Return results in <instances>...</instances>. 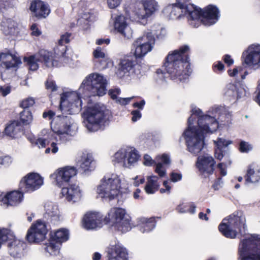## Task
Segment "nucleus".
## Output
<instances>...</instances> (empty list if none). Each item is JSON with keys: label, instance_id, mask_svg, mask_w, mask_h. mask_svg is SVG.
<instances>
[{"label": "nucleus", "instance_id": "f257e3e1", "mask_svg": "<svg viewBox=\"0 0 260 260\" xmlns=\"http://www.w3.org/2000/svg\"><path fill=\"white\" fill-rule=\"evenodd\" d=\"M165 11L170 12V17L173 19L179 17L180 13L184 12L188 14L190 24L194 27H197L200 22L205 25H212L217 22L219 18L218 9L212 5L201 10L191 4L185 5L179 3L167 6Z\"/></svg>", "mask_w": 260, "mask_h": 260}, {"label": "nucleus", "instance_id": "f03ea898", "mask_svg": "<svg viewBox=\"0 0 260 260\" xmlns=\"http://www.w3.org/2000/svg\"><path fill=\"white\" fill-rule=\"evenodd\" d=\"M188 50V46L184 45L167 56L164 67L172 78H178L182 81L191 73L188 57L186 54Z\"/></svg>", "mask_w": 260, "mask_h": 260}, {"label": "nucleus", "instance_id": "7ed1b4c3", "mask_svg": "<svg viewBox=\"0 0 260 260\" xmlns=\"http://www.w3.org/2000/svg\"><path fill=\"white\" fill-rule=\"evenodd\" d=\"M85 126L90 132L103 129L112 118L110 111L104 106L95 104L89 107L85 113Z\"/></svg>", "mask_w": 260, "mask_h": 260}, {"label": "nucleus", "instance_id": "20e7f679", "mask_svg": "<svg viewBox=\"0 0 260 260\" xmlns=\"http://www.w3.org/2000/svg\"><path fill=\"white\" fill-rule=\"evenodd\" d=\"M126 187H121V180L117 174H108L101 181V184L97 188L99 196L106 200L115 199Z\"/></svg>", "mask_w": 260, "mask_h": 260}, {"label": "nucleus", "instance_id": "39448f33", "mask_svg": "<svg viewBox=\"0 0 260 260\" xmlns=\"http://www.w3.org/2000/svg\"><path fill=\"white\" fill-rule=\"evenodd\" d=\"M107 81L102 75L92 73L83 81L79 88V94L85 96H103L106 93Z\"/></svg>", "mask_w": 260, "mask_h": 260}, {"label": "nucleus", "instance_id": "423d86ee", "mask_svg": "<svg viewBox=\"0 0 260 260\" xmlns=\"http://www.w3.org/2000/svg\"><path fill=\"white\" fill-rule=\"evenodd\" d=\"M245 221V218L242 212H236L222 220L219 225V230L225 237L235 238L238 233L237 230L240 233L244 231Z\"/></svg>", "mask_w": 260, "mask_h": 260}, {"label": "nucleus", "instance_id": "0eeeda50", "mask_svg": "<svg viewBox=\"0 0 260 260\" xmlns=\"http://www.w3.org/2000/svg\"><path fill=\"white\" fill-rule=\"evenodd\" d=\"M240 260H260V235H253L239 244Z\"/></svg>", "mask_w": 260, "mask_h": 260}, {"label": "nucleus", "instance_id": "6e6552de", "mask_svg": "<svg viewBox=\"0 0 260 260\" xmlns=\"http://www.w3.org/2000/svg\"><path fill=\"white\" fill-rule=\"evenodd\" d=\"M191 117L188 119V127L183 133L187 150L192 155H197L204 145V135L199 133L196 127L191 126Z\"/></svg>", "mask_w": 260, "mask_h": 260}, {"label": "nucleus", "instance_id": "1a4fd4ad", "mask_svg": "<svg viewBox=\"0 0 260 260\" xmlns=\"http://www.w3.org/2000/svg\"><path fill=\"white\" fill-rule=\"evenodd\" d=\"M192 117L191 123L192 124L193 120V115H196L198 117V126L196 127L200 133L204 135L208 133H212L215 132L218 127V123L213 117L208 115H202V111L196 107L192 108Z\"/></svg>", "mask_w": 260, "mask_h": 260}, {"label": "nucleus", "instance_id": "9d476101", "mask_svg": "<svg viewBox=\"0 0 260 260\" xmlns=\"http://www.w3.org/2000/svg\"><path fill=\"white\" fill-rule=\"evenodd\" d=\"M107 219L108 220L106 222L111 220L113 223L114 228L122 233L126 232L131 229L129 217L122 208L111 209L108 214V217H106L105 220Z\"/></svg>", "mask_w": 260, "mask_h": 260}, {"label": "nucleus", "instance_id": "9b49d317", "mask_svg": "<svg viewBox=\"0 0 260 260\" xmlns=\"http://www.w3.org/2000/svg\"><path fill=\"white\" fill-rule=\"evenodd\" d=\"M155 41L154 37L151 32L144 33L135 40L133 46L135 49L134 54L136 58H142L151 51L155 44Z\"/></svg>", "mask_w": 260, "mask_h": 260}, {"label": "nucleus", "instance_id": "f8f14e48", "mask_svg": "<svg viewBox=\"0 0 260 260\" xmlns=\"http://www.w3.org/2000/svg\"><path fill=\"white\" fill-rule=\"evenodd\" d=\"M53 122L59 123L58 129L55 133L61 141H66L68 140L69 136L75 134L77 126L73 122L71 117L57 116L56 117L53 118Z\"/></svg>", "mask_w": 260, "mask_h": 260}, {"label": "nucleus", "instance_id": "ddd939ff", "mask_svg": "<svg viewBox=\"0 0 260 260\" xmlns=\"http://www.w3.org/2000/svg\"><path fill=\"white\" fill-rule=\"evenodd\" d=\"M81 96L76 92L63 93L60 98V108L63 110L66 107L70 114L79 112L81 109L82 101Z\"/></svg>", "mask_w": 260, "mask_h": 260}, {"label": "nucleus", "instance_id": "4468645a", "mask_svg": "<svg viewBox=\"0 0 260 260\" xmlns=\"http://www.w3.org/2000/svg\"><path fill=\"white\" fill-rule=\"evenodd\" d=\"M115 161L121 163L125 167L129 168L138 161L140 155L134 147H127L121 148L115 154Z\"/></svg>", "mask_w": 260, "mask_h": 260}, {"label": "nucleus", "instance_id": "2eb2a0df", "mask_svg": "<svg viewBox=\"0 0 260 260\" xmlns=\"http://www.w3.org/2000/svg\"><path fill=\"white\" fill-rule=\"evenodd\" d=\"M43 184V178L38 173H30L21 180L19 189L21 191H33L39 189Z\"/></svg>", "mask_w": 260, "mask_h": 260}, {"label": "nucleus", "instance_id": "dca6fc26", "mask_svg": "<svg viewBox=\"0 0 260 260\" xmlns=\"http://www.w3.org/2000/svg\"><path fill=\"white\" fill-rule=\"evenodd\" d=\"M47 233L45 223L38 220L28 229L26 238L29 243H38L45 239Z\"/></svg>", "mask_w": 260, "mask_h": 260}, {"label": "nucleus", "instance_id": "f3484780", "mask_svg": "<svg viewBox=\"0 0 260 260\" xmlns=\"http://www.w3.org/2000/svg\"><path fill=\"white\" fill-rule=\"evenodd\" d=\"M115 30L127 40L133 38V31L127 22L126 18L123 15L112 16Z\"/></svg>", "mask_w": 260, "mask_h": 260}, {"label": "nucleus", "instance_id": "a211bd4d", "mask_svg": "<svg viewBox=\"0 0 260 260\" xmlns=\"http://www.w3.org/2000/svg\"><path fill=\"white\" fill-rule=\"evenodd\" d=\"M21 63V59L18 55L9 52L0 53V72L11 69L16 71Z\"/></svg>", "mask_w": 260, "mask_h": 260}, {"label": "nucleus", "instance_id": "6ab92c4d", "mask_svg": "<svg viewBox=\"0 0 260 260\" xmlns=\"http://www.w3.org/2000/svg\"><path fill=\"white\" fill-rule=\"evenodd\" d=\"M244 62L248 66H260V45H251L243 52Z\"/></svg>", "mask_w": 260, "mask_h": 260}, {"label": "nucleus", "instance_id": "aec40b11", "mask_svg": "<svg viewBox=\"0 0 260 260\" xmlns=\"http://www.w3.org/2000/svg\"><path fill=\"white\" fill-rule=\"evenodd\" d=\"M144 164L146 166H151L153 163L156 164V167L155 172L160 177H163L166 174L165 170L162 167V162L164 165H168L170 163V159L169 156L166 154H162L161 156H158L155 160H153L151 157L148 155H145L144 156Z\"/></svg>", "mask_w": 260, "mask_h": 260}, {"label": "nucleus", "instance_id": "412c9836", "mask_svg": "<svg viewBox=\"0 0 260 260\" xmlns=\"http://www.w3.org/2000/svg\"><path fill=\"white\" fill-rule=\"evenodd\" d=\"M103 219L99 213H87L82 220V224L86 230H94L101 228L103 226Z\"/></svg>", "mask_w": 260, "mask_h": 260}, {"label": "nucleus", "instance_id": "4be33fe9", "mask_svg": "<svg viewBox=\"0 0 260 260\" xmlns=\"http://www.w3.org/2000/svg\"><path fill=\"white\" fill-rule=\"evenodd\" d=\"M215 164L213 158L206 154L198 157L196 166L201 174L209 175L213 173Z\"/></svg>", "mask_w": 260, "mask_h": 260}, {"label": "nucleus", "instance_id": "5701e85b", "mask_svg": "<svg viewBox=\"0 0 260 260\" xmlns=\"http://www.w3.org/2000/svg\"><path fill=\"white\" fill-rule=\"evenodd\" d=\"M76 174L77 170L74 167H66L57 170L52 176H55L57 185L61 187L64 183H68Z\"/></svg>", "mask_w": 260, "mask_h": 260}, {"label": "nucleus", "instance_id": "b1692460", "mask_svg": "<svg viewBox=\"0 0 260 260\" xmlns=\"http://www.w3.org/2000/svg\"><path fill=\"white\" fill-rule=\"evenodd\" d=\"M61 194L68 201L77 202L82 197V190L79 186L75 184H69L68 187H63Z\"/></svg>", "mask_w": 260, "mask_h": 260}, {"label": "nucleus", "instance_id": "393cba45", "mask_svg": "<svg viewBox=\"0 0 260 260\" xmlns=\"http://www.w3.org/2000/svg\"><path fill=\"white\" fill-rule=\"evenodd\" d=\"M30 10L34 15L39 18H46L50 13L48 6L41 1L32 2Z\"/></svg>", "mask_w": 260, "mask_h": 260}, {"label": "nucleus", "instance_id": "a878e982", "mask_svg": "<svg viewBox=\"0 0 260 260\" xmlns=\"http://www.w3.org/2000/svg\"><path fill=\"white\" fill-rule=\"evenodd\" d=\"M126 249L120 245L112 246L108 250V260H127Z\"/></svg>", "mask_w": 260, "mask_h": 260}, {"label": "nucleus", "instance_id": "bb28decb", "mask_svg": "<svg viewBox=\"0 0 260 260\" xmlns=\"http://www.w3.org/2000/svg\"><path fill=\"white\" fill-rule=\"evenodd\" d=\"M12 240L13 241L8 245L10 254L15 258H21L23 255L25 244L18 240L12 239Z\"/></svg>", "mask_w": 260, "mask_h": 260}, {"label": "nucleus", "instance_id": "cd10ccee", "mask_svg": "<svg viewBox=\"0 0 260 260\" xmlns=\"http://www.w3.org/2000/svg\"><path fill=\"white\" fill-rule=\"evenodd\" d=\"M77 165L84 172L91 171L95 167L93 158L90 154H83L78 160Z\"/></svg>", "mask_w": 260, "mask_h": 260}, {"label": "nucleus", "instance_id": "c85d7f7f", "mask_svg": "<svg viewBox=\"0 0 260 260\" xmlns=\"http://www.w3.org/2000/svg\"><path fill=\"white\" fill-rule=\"evenodd\" d=\"M24 191H13L8 193L2 199V202L10 206H16L20 203L23 198V192Z\"/></svg>", "mask_w": 260, "mask_h": 260}, {"label": "nucleus", "instance_id": "c756f323", "mask_svg": "<svg viewBox=\"0 0 260 260\" xmlns=\"http://www.w3.org/2000/svg\"><path fill=\"white\" fill-rule=\"evenodd\" d=\"M16 22L10 18H4L1 24L0 29L6 35H12L15 32Z\"/></svg>", "mask_w": 260, "mask_h": 260}, {"label": "nucleus", "instance_id": "7c9ffc66", "mask_svg": "<svg viewBox=\"0 0 260 260\" xmlns=\"http://www.w3.org/2000/svg\"><path fill=\"white\" fill-rule=\"evenodd\" d=\"M134 63L129 59H122L119 64L118 69L116 72L117 75L121 78L128 75L130 71L133 69Z\"/></svg>", "mask_w": 260, "mask_h": 260}, {"label": "nucleus", "instance_id": "2f4dec72", "mask_svg": "<svg viewBox=\"0 0 260 260\" xmlns=\"http://www.w3.org/2000/svg\"><path fill=\"white\" fill-rule=\"evenodd\" d=\"M45 214L50 218H54V220H58L59 217V212L58 206L52 202L48 201L44 205Z\"/></svg>", "mask_w": 260, "mask_h": 260}, {"label": "nucleus", "instance_id": "473e14b6", "mask_svg": "<svg viewBox=\"0 0 260 260\" xmlns=\"http://www.w3.org/2000/svg\"><path fill=\"white\" fill-rule=\"evenodd\" d=\"M158 178L155 176L147 177V181L145 187V191L148 194H153L159 188V184L158 182Z\"/></svg>", "mask_w": 260, "mask_h": 260}, {"label": "nucleus", "instance_id": "72a5a7b5", "mask_svg": "<svg viewBox=\"0 0 260 260\" xmlns=\"http://www.w3.org/2000/svg\"><path fill=\"white\" fill-rule=\"evenodd\" d=\"M214 143L217 147L215 151L214 156L216 159L220 160L223 157L222 149L228 146L231 143V142L223 138H218L217 141H214Z\"/></svg>", "mask_w": 260, "mask_h": 260}, {"label": "nucleus", "instance_id": "f704fd0d", "mask_svg": "<svg viewBox=\"0 0 260 260\" xmlns=\"http://www.w3.org/2000/svg\"><path fill=\"white\" fill-rule=\"evenodd\" d=\"M40 52L41 60L44 61L46 67L51 68L58 66L57 61L53 58L51 52L46 50H41Z\"/></svg>", "mask_w": 260, "mask_h": 260}, {"label": "nucleus", "instance_id": "c9c22d12", "mask_svg": "<svg viewBox=\"0 0 260 260\" xmlns=\"http://www.w3.org/2000/svg\"><path fill=\"white\" fill-rule=\"evenodd\" d=\"M24 60L27 63L29 70L36 71L39 68V62H41L40 52L28 57H24Z\"/></svg>", "mask_w": 260, "mask_h": 260}, {"label": "nucleus", "instance_id": "e433bc0d", "mask_svg": "<svg viewBox=\"0 0 260 260\" xmlns=\"http://www.w3.org/2000/svg\"><path fill=\"white\" fill-rule=\"evenodd\" d=\"M69 234L68 230L61 229L56 231L53 235L51 236V239L56 243H61L67 241L69 239Z\"/></svg>", "mask_w": 260, "mask_h": 260}, {"label": "nucleus", "instance_id": "4c0bfd02", "mask_svg": "<svg viewBox=\"0 0 260 260\" xmlns=\"http://www.w3.org/2000/svg\"><path fill=\"white\" fill-rule=\"evenodd\" d=\"M245 179L247 182L251 183L258 181L260 179V169L254 170L252 166H250L247 170Z\"/></svg>", "mask_w": 260, "mask_h": 260}, {"label": "nucleus", "instance_id": "58836bf2", "mask_svg": "<svg viewBox=\"0 0 260 260\" xmlns=\"http://www.w3.org/2000/svg\"><path fill=\"white\" fill-rule=\"evenodd\" d=\"M20 129L19 122L17 121H14L9 124L5 129V133L6 135L15 138L16 134Z\"/></svg>", "mask_w": 260, "mask_h": 260}, {"label": "nucleus", "instance_id": "ea45409f", "mask_svg": "<svg viewBox=\"0 0 260 260\" xmlns=\"http://www.w3.org/2000/svg\"><path fill=\"white\" fill-rule=\"evenodd\" d=\"M142 3L147 13L151 16L158 9L157 3L155 0H137Z\"/></svg>", "mask_w": 260, "mask_h": 260}, {"label": "nucleus", "instance_id": "a19ab883", "mask_svg": "<svg viewBox=\"0 0 260 260\" xmlns=\"http://www.w3.org/2000/svg\"><path fill=\"white\" fill-rule=\"evenodd\" d=\"M140 221L143 224L140 229V231L142 233L151 231L155 225L154 218L153 217L150 218L142 217L140 219Z\"/></svg>", "mask_w": 260, "mask_h": 260}, {"label": "nucleus", "instance_id": "79ce46f5", "mask_svg": "<svg viewBox=\"0 0 260 260\" xmlns=\"http://www.w3.org/2000/svg\"><path fill=\"white\" fill-rule=\"evenodd\" d=\"M60 244L56 243L52 239H50L48 244L44 247L45 250L51 255H57L59 252Z\"/></svg>", "mask_w": 260, "mask_h": 260}, {"label": "nucleus", "instance_id": "37998d69", "mask_svg": "<svg viewBox=\"0 0 260 260\" xmlns=\"http://www.w3.org/2000/svg\"><path fill=\"white\" fill-rule=\"evenodd\" d=\"M95 15L92 10H88L82 14L81 17L78 20V23L87 25L89 22L94 21Z\"/></svg>", "mask_w": 260, "mask_h": 260}, {"label": "nucleus", "instance_id": "c03bdc74", "mask_svg": "<svg viewBox=\"0 0 260 260\" xmlns=\"http://www.w3.org/2000/svg\"><path fill=\"white\" fill-rule=\"evenodd\" d=\"M54 53L58 57L61 58V60L64 61L65 63H68L69 58H66L65 54L66 52V46L65 45H59L54 48Z\"/></svg>", "mask_w": 260, "mask_h": 260}, {"label": "nucleus", "instance_id": "a18cd8bd", "mask_svg": "<svg viewBox=\"0 0 260 260\" xmlns=\"http://www.w3.org/2000/svg\"><path fill=\"white\" fill-rule=\"evenodd\" d=\"M20 118L24 125L29 124L33 120L31 113L27 110H24L20 113Z\"/></svg>", "mask_w": 260, "mask_h": 260}, {"label": "nucleus", "instance_id": "49530a36", "mask_svg": "<svg viewBox=\"0 0 260 260\" xmlns=\"http://www.w3.org/2000/svg\"><path fill=\"white\" fill-rule=\"evenodd\" d=\"M135 14L139 19H146L150 16L143 6L141 8L136 9Z\"/></svg>", "mask_w": 260, "mask_h": 260}, {"label": "nucleus", "instance_id": "de8ad7c7", "mask_svg": "<svg viewBox=\"0 0 260 260\" xmlns=\"http://www.w3.org/2000/svg\"><path fill=\"white\" fill-rule=\"evenodd\" d=\"M35 103V100L34 98H27L22 101L20 104V106L24 109H26L32 106Z\"/></svg>", "mask_w": 260, "mask_h": 260}, {"label": "nucleus", "instance_id": "09e8293b", "mask_svg": "<svg viewBox=\"0 0 260 260\" xmlns=\"http://www.w3.org/2000/svg\"><path fill=\"white\" fill-rule=\"evenodd\" d=\"M123 0H106L107 7L110 9H115L121 4Z\"/></svg>", "mask_w": 260, "mask_h": 260}, {"label": "nucleus", "instance_id": "8fccbe9b", "mask_svg": "<svg viewBox=\"0 0 260 260\" xmlns=\"http://www.w3.org/2000/svg\"><path fill=\"white\" fill-rule=\"evenodd\" d=\"M236 86L234 84H229L225 92V94L229 97H236Z\"/></svg>", "mask_w": 260, "mask_h": 260}, {"label": "nucleus", "instance_id": "3c124183", "mask_svg": "<svg viewBox=\"0 0 260 260\" xmlns=\"http://www.w3.org/2000/svg\"><path fill=\"white\" fill-rule=\"evenodd\" d=\"M71 34L68 32L61 36L60 39L58 40L59 45H65L70 41Z\"/></svg>", "mask_w": 260, "mask_h": 260}, {"label": "nucleus", "instance_id": "603ef678", "mask_svg": "<svg viewBox=\"0 0 260 260\" xmlns=\"http://www.w3.org/2000/svg\"><path fill=\"white\" fill-rule=\"evenodd\" d=\"M45 85L46 89L51 91H56L57 88L55 82L51 79H48L46 82Z\"/></svg>", "mask_w": 260, "mask_h": 260}, {"label": "nucleus", "instance_id": "864d4df0", "mask_svg": "<svg viewBox=\"0 0 260 260\" xmlns=\"http://www.w3.org/2000/svg\"><path fill=\"white\" fill-rule=\"evenodd\" d=\"M93 56L96 58H105L106 54L104 52L102 51L101 48L98 47L94 51H93Z\"/></svg>", "mask_w": 260, "mask_h": 260}, {"label": "nucleus", "instance_id": "5fc2aeb1", "mask_svg": "<svg viewBox=\"0 0 260 260\" xmlns=\"http://www.w3.org/2000/svg\"><path fill=\"white\" fill-rule=\"evenodd\" d=\"M251 149V145L245 142H241L240 144V150L242 152H247Z\"/></svg>", "mask_w": 260, "mask_h": 260}, {"label": "nucleus", "instance_id": "6e6d98bb", "mask_svg": "<svg viewBox=\"0 0 260 260\" xmlns=\"http://www.w3.org/2000/svg\"><path fill=\"white\" fill-rule=\"evenodd\" d=\"M120 93V90L118 88L111 89L109 91V94L110 97L113 100H117V95Z\"/></svg>", "mask_w": 260, "mask_h": 260}, {"label": "nucleus", "instance_id": "4d7b16f0", "mask_svg": "<svg viewBox=\"0 0 260 260\" xmlns=\"http://www.w3.org/2000/svg\"><path fill=\"white\" fill-rule=\"evenodd\" d=\"M11 87L10 86L5 85L0 87V92L3 96H5L10 93Z\"/></svg>", "mask_w": 260, "mask_h": 260}, {"label": "nucleus", "instance_id": "13d9d810", "mask_svg": "<svg viewBox=\"0 0 260 260\" xmlns=\"http://www.w3.org/2000/svg\"><path fill=\"white\" fill-rule=\"evenodd\" d=\"M35 144L39 148H44L48 144V141L46 139L40 138L36 140Z\"/></svg>", "mask_w": 260, "mask_h": 260}, {"label": "nucleus", "instance_id": "bf43d9fd", "mask_svg": "<svg viewBox=\"0 0 260 260\" xmlns=\"http://www.w3.org/2000/svg\"><path fill=\"white\" fill-rule=\"evenodd\" d=\"M246 95L245 90L242 87L237 88L236 87V97L237 99L243 98Z\"/></svg>", "mask_w": 260, "mask_h": 260}, {"label": "nucleus", "instance_id": "052dcab7", "mask_svg": "<svg viewBox=\"0 0 260 260\" xmlns=\"http://www.w3.org/2000/svg\"><path fill=\"white\" fill-rule=\"evenodd\" d=\"M11 158L9 156L0 157V165H8L11 162Z\"/></svg>", "mask_w": 260, "mask_h": 260}, {"label": "nucleus", "instance_id": "680f3d73", "mask_svg": "<svg viewBox=\"0 0 260 260\" xmlns=\"http://www.w3.org/2000/svg\"><path fill=\"white\" fill-rule=\"evenodd\" d=\"M133 98L134 96L126 98H118L116 101L121 105H125L128 104Z\"/></svg>", "mask_w": 260, "mask_h": 260}, {"label": "nucleus", "instance_id": "e2e57ef3", "mask_svg": "<svg viewBox=\"0 0 260 260\" xmlns=\"http://www.w3.org/2000/svg\"><path fill=\"white\" fill-rule=\"evenodd\" d=\"M217 167L220 170V174L223 176H225L226 175V171L225 170L226 164L224 162L219 163Z\"/></svg>", "mask_w": 260, "mask_h": 260}, {"label": "nucleus", "instance_id": "0e129e2a", "mask_svg": "<svg viewBox=\"0 0 260 260\" xmlns=\"http://www.w3.org/2000/svg\"><path fill=\"white\" fill-rule=\"evenodd\" d=\"M133 115L132 120L133 121L135 122L141 117V113L138 110H134L132 112Z\"/></svg>", "mask_w": 260, "mask_h": 260}, {"label": "nucleus", "instance_id": "69168bd1", "mask_svg": "<svg viewBox=\"0 0 260 260\" xmlns=\"http://www.w3.org/2000/svg\"><path fill=\"white\" fill-rule=\"evenodd\" d=\"M182 175L181 174L172 172L171 174V179L173 182H177L181 179Z\"/></svg>", "mask_w": 260, "mask_h": 260}, {"label": "nucleus", "instance_id": "338daca9", "mask_svg": "<svg viewBox=\"0 0 260 260\" xmlns=\"http://www.w3.org/2000/svg\"><path fill=\"white\" fill-rule=\"evenodd\" d=\"M31 30H32L31 34L33 36H39L41 35V32L38 29L36 24H33L31 26Z\"/></svg>", "mask_w": 260, "mask_h": 260}, {"label": "nucleus", "instance_id": "774afa93", "mask_svg": "<svg viewBox=\"0 0 260 260\" xmlns=\"http://www.w3.org/2000/svg\"><path fill=\"white\" fill-rule=\"evenodd\" d=\"M223 60L224 62L226 63L229 66H231L234 63L233 59L231 58L230 55L228 54L224 56Z\"/></svg>", "mask_w": 260, "mask_h": 260}]
</instances>
